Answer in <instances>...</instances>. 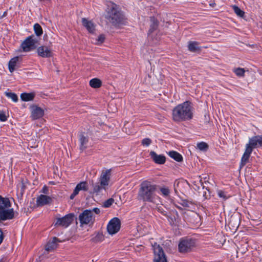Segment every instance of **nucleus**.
Instances as JSON below:
<instances>
[{"instance_id":"obj_1","label":"nucleus","mask_w":262,"mask_h":262,"mask_svg":"<svg viewBox=\"0 0 262 262\" xmlns=\"http://www.w3.org/2000/svg\"><path fill=\"white\" fill-rule=\"evenodd\" d=\"M193 116V107L189 101L178 105L172 110V119L175 122L191 120Z\"/></svg>"},{"instance_id":"obj_2","label":"nucleus","mask_w":262,"mask_h":262,"mask_svg":"<svg viewBox=\"0 0 262 262\" xmlns=\"http://www.w3.org/2000/svg\"><path fill=\"white\" fill-rule=\"evenodd\" d=\"M157 189L156 185L148 181H143L140 185L138 192V197L140 200L144 202L157 203L159 197L155 194Z\"/></svg>"},{"instance_id":"obj_3","label":"nucleus","mask_w":262,"mask_h":262,"mask_svg":"<svg viewBox=\"0 0 262 262\" xmlns=\"http://www.w3.org/2000/svg\"><path fill=\"white\" fill-rule=\"evenodd\" d=\"M106 10V19L115 26L123 25L125 18L119 7L114 3H109Z\"/></svg>"},{"instance_id":"obj_4","label":"nucleus","mask_w":262,"mask_h":262,"mask_svg":"<svg viewBox=\"0 0 262 262\" xmlns=\"http://www.w3.org/2000/svg\"><path fill=\"white\" fill-rule=\"evenodd\" d=\"M79 220L81 226L84 225H93L95 221V216L91 210H84L79 215Z\"/></svg>"},{"instance_id":"obj_5","label":"nucleus","mask_w":262,"mask_h":262,"mask_svg":"<svg viewBox=\"0 0 262 262\" xmlns=\"http://www.w3.org/2000/svg\"><path fill=\"white\" fill-rule=\"evenodd\" d=\"M37 43V39L32 35L26 38L21 43L20 47L24 52H28L35 49Z\"/></svg>"},{"instance_id":"obj_6","label":"nucleus","mask_w":262,"mask_h":262,"mask_svg":"<svg viewBox=\"0 0 262 262\" xmlns=\"http://www.w3.org/2000/svg\"><path fill=\"white\" fill-rule=\"evenodd\" d=\"M152 247L154 253V262H167L166 256L162 247L157 243H155Z\"/></svg>"},{"instance_id":"obj_7","label":"nucleus","mask_w":262,"mask_h":262,"mask_svg":"<svg viewBox=\"0 0 262 262\" xmlns=\"http://www.w3.org/2000/svg\"><path fill=\"white\" fill-rule=\"evenodd\" d=\"M195 245V242L191 239H182L178 245V249L180 252H187L189 251Z\"/></svg>"},{"instance_id":"obj_8","label":"nucleus","mask_w":262,"mask_h":262,"mask_svg":"<svg viewBox=\"0 0 262 262\" xmlns=\"http://www.w3.org/2000/svg\"><path fill=\"white\" fill-rule=\"evenodd\" d=\"M120 221L117 217H114L108 223L107 229L110 234H114L117 233L120 229Z\"/></svg>"},{"instance_id":"obj_9","label":"nucleus","mask_w":262,"mask_h":262,"mask_svg":"<svg viewBox=\"0 0 262 262\" xmlns=\"http://www.w3.org/2000/svg\"><path fill=\"white\" fill-rule=\"evenodd\" d=\"M73 220L74 214L70 213L62 217L57 218L55 225L56 226L67 227L72 223Z\"/></svg>"},{"instance_id":"obj_10","label":"nucleus","mask_w":262,"mask_h":262,"mask_svg":"<svg viewBox=\"0 0 262 262\" xmlns=\"http://www.w3.org/2000/svg\"><path fill=\"white\" fill-rule=\"evenodd\" d=\"M262 146V135L255 136L249 139V142L246 144V147L251 148L253 151L254 148Z\"/></svg>"},{"instance_id":"obj_11","label":"nucleus","mask_w":262,"mask_h":262,"mask_svg":"<svg viewBox=\"0 0 262 262\" xmlns=\"http://www.w3.org/2000/svg\"><path fill=\"white\" fill-rule=\"evenodd\" d=\"M14 216V210L11 207L5 208L0 210V221L11 220Z\"/></svg>"},{"instance_id":"obj_12","label":"nucleus","mask_w":262,"mask_h":262,"mask_svg":"<svg viewBox=\"0 0 262 262\" xmlns=\"http://www.w3.org/2000/svg\"><path fill=\"white\" fill-rule=\"evenodd\" d=\"M111 176V169H104L102 171L99 178V182L101 183L102 186L107 187L110 181Z\"/></svg>"},{"instance_id":"obj_13","label":"nucleus","mask_w":262,"mask_h":262,"mask_svg":"<svg viewBox=\"0 0 262 262\" xmlns=\"http://www.w3.org/2000/svg\"><path fill=\"white\" fill-rule=\"evenodd\" d=\"M88 188L89 185L86 181H83L78 183L74 189L73 192L70 195V199L73 200L80 191H86L88 190Z\"/></svg>"},{"instance_id":"obj_14","label":"nucleus","mask_w":262,"mask_h":262,"mask_svg":"<svg viewBox=\"0 0 262 262\" xmlns=\"http://www.w3.org/2000/svg\"><path fill=\"white\" fill-rule=\"evenodd\" d=\"M31 117L33 120L39 119L44 115L43 110L36 105L31 106Z\"/></svg>"},{"instance_id":"obj_15","label":"nucleus","mask_w":262,"mask_h":262,"mask_svg":"<svg viewBox=\"0 0 262 262\" xmlns=\"http://www.w3.org/2000/svg\"><path fill=\"white\" fill-rule=\"evenodd\" d=\"M38 56L43 58H48L52 56L53 53L51 50L47 47L40 46L37 49Z\"/></svg>"},{"instance_id":"obj_16","label":"nucleus","mask_w":262,"mask_h":262,"mask_svg":"<svg viewBox=\"0 0 262 262\" xmlns=\"http://www.w3.org/2000/svg\"><path fill=\"white\" fill-rule=\"evenodd\" d=\"M52 201V199L47 195L40 194L36 200V203L38 206H44L50 204Z\"/></svg>"},{"instance_id":"obj_17","label":"nucleus","mask_w":262,"mask_h":262,"mask_svg":"<svg viewBox=\"0 0 262 262\" xmlns=\"http://www.w3.org/2000/svg\"><path fill=\"white\" fill-rule=\"evenodd\" d=\"M170 215L167 216L168 221L171 225H178L180 222V217L176 210H171Z\"/></svg>"},{"instance_id":"obj_18","label":"nucleus","mask_w":262,"mask_h":262,"mask_svg":"<svg viewBox=\"0 0 262 262\" xmlns=\"http://www.w3.org/2000/svg\"><path fill=\"white\" fill-rule=\"evenodd\" d=\"M83 26L90 33H94L95 30V25L91 20H89L85 18L82 19Z\"/></svg>"},{"instance_id":"obj_19","label":"nucleus","mask_w":262,"mask_h":262,"mask_svg":"<svg viewBox=\"0 0 262 262\" xmlns=\"http://www.w3.org/2000/svg\"><path fill=\"white\" fill-rule=\"evenodd\" d=\"M59 242V240L56 237H53L48 242L46 246L45 250L48 252L54 250L57 247V243Z\"/></svg>"},{"instance_id":"obj_20","label":"nucleus","mask_w":262,"mask_h":262,"mask_svg":"<svg viewBox=\"0 0 262 262\" xmlns=\"http://www.w3.org/2000/svg\"><path fill=\"white\" fill-rule=\"evenodd\" d=\"M252 152L251 148L246 147L245 151L241 159V167H243L248 162Z\"/></svg>"},{"instance_id":"obj_21","label":"nucleus","mask_w":262,"mask_h":262,"mask_svg":"<svg viewBox=\"0 0 262 262\" xmlns=\"http://www.w3.org/2000/svg\"><path fill=\"white\" fill-rule=\"evenodd\" d=\"M150 155L152 160L158 164H162L165 162V158L163 156L158 155L154 151H151Z\"/></svg>"},{"instance_id":"obj_22","label":"nucleus","mask_w":262,"mask_h":262,"mask_svg":"<svg viewBox=\"0 0 262 262\" xmlns=\"http://www.w3.org/2000/svg\"><path fill=\"white\" fill-rule=\"evenodd\" d=\"M79 141L80 143V149L83 150L87 147L89 141V137L84 134H81L79 136Z\"/></svg>"},{"instance_id":"obj_23","label":"nucleus","mask_w":262,"mask_h":262,"mask_svg":"<svg viewBox=\"0 0 262 262\" xmlns=\"http://www.w3.org/2000/svg\"><path fill=\"white\" fill-rule=\"evenodd\" d=\"M19 58L18 56L12 58L9 62V70L12 73L17 67Z\"/></svg>"},{"instance_id":"obj_24","label":"nucleus","mask_w":262,"mask_h":262,"mask_svg":"<svg viewBox=\"0 0 262 262\" xmlns=\"http://www.w3.org/2000/svg\"><path fill=\"white\" fill-rule=\"evenodd\" d=\"M11 204L9 199L0 195V210L5 208L11 207Z\"/></svg>"},{"instance_id":"obj_25","label":"nucleus","mask_w":262,"mask_h":262,"mask_svg":"<svg viewBox=\"0 0 262 262\" xmlns=\"http://www.w3.org/2000/svg\"><path fill=\"white\" fill-rule=\"evenodd\" d=\"M188 50L192 52L200 51L201 48L199 46V43L196 41H189L188 46Z\"/></svg>"},{"instance_id":"obj_26","label":"nucleus","mask_w":262,"mask_h":262,"mask_svg":"<svg viewBox=\"0 0 262 262\" xmlns=\"http://www.w3.org/2000/svg\"><path fill=\"white\" fill-rule=\"evenodd\" d=\"M150 26L149 31L150 33H151L154 32L155 30H156L158 27L159 25V22L154 17H151L150 18Z\"/></svg>"},{"instance_id":"obj_27","label":"nucleus","mask_w":262,"mask_h":262,"mask_svg":"<svg viewBox=\"0 0 262 262\" xmlns=\"http://www.w3.org/2000/svg\"><path fill=\"white\" fill-rule=\"evenodd\" d=\"M33 93H23L20 95V98L23 101H29L32 100L34 98Z\"/></svg>"},{"instance_id":"obj_28","label":"nucleus","mask_w":262,"mask_h":262,"mask_svg":"<svg viewBox=\"0 0 262 262\" xmlns=\"http://www.w3.org/2000/svg\"><path fill=\"white\" fill-rule=\"evenodd\" d=\"M93 192L98 194L102 190L105 189L106 187L102 186L100 182L97 183L93 185Z\"/></svg>"},{"instance_id":"obj_29","label":"nucleus","mask_w":262,"mask_h":262,"mask_svg":"<svg viewBox=\"0 0 262 262\" xmlns=\"http://www.w3.org/2000/svg\"><path fill=\"white\" fill-rule=\"evenodd\" d=\"M168 155L171 158H173L178 162H180L182 160L183 158L182 156L176 151H169Z\"/></svg>"},{"instance_id":"obj_30","label":"nucleus","mask_w":262,"mask_h":262,"mask_svg":"<svg viewBox=\"0 0 262 262\" xmlns=\"http://www.w3.org/2000/svg\"><path fill=\"white\" fill-rule=\"evenodd\" d=\"M90 85L93 88H98L101 85V81L98 78H93L90 80Z\"/></svg>"},{"instance_id":"obj_31","label":"nucleus","mask_w":262,"mask_h":262,"mask_svg":"<svg viewBox=\"0 0 262 262\" xmlns=\"http://www.w3.org/2000/svg\"><path fill=\"white\" fill-rule=\"evenodd\" d=\"M196 147L202 151H206L208 149V144L204 142H201L196 144Z\"/></svg>"},{"instance_id":"obj_32","label":"nucleus","mask_w":262,"mask_h":262,"mask_svg":"<svg viewBox=\"0 0 262 262\" xmlns=\"http://www.w3.org/2000/svg\"><path fill=\"white\" fill-rule=\"evenodd\" d=\"M234 12L235 14L239 17H243L245 15V12L242 10L239 7L237 6L234 5L232 6Z\"/></svg>"},{"instance_id":"obj_33","label":"nucleus","mask_w":262,"mask_h":262,"mask_svg":"<svg viewBox=\"0 0 262 262\" xmlns=\"http://www.w3.org/2000/svg\"><path fill=\"white\" fill-rule=\"evenodd\" d=\"M234 73L238 77H244L246 70L244 68H237L233 69Z\"/></svg>"},{"instance_id":"obj_34","label":"nucleus","mask_w":262,"mask_h":262,"mask_svg":"<svg viewBox=\"0 0 262 262\" xmlns=\"http://www.w3.org/2000/svg\"><path fill=\"white\" fill-rule=\"evenodd\" d=\"M34 30L37 36H39L42 34V29L38 24L34 25Z\"/></svg>"},{"instance_id":"obj_35","label":"nucleus","mask_w":262,"mask_h":262,"mask_svg":"<svg viewBox=\"0 0 262 262\" xmlns=\"http://www.w3.org/2000/svg\"><path fill=\"white\" fill-rule=\"evenodd\" d=\"M5 94L7 97L11 99L14 102H16L18 101L17 96L15 93L6 92Z\"/></svg>"},{"instance_id":"obj_36","label":"nucleus","mask_w":262,"mask_h":262,"mask_svg":"<svg viewBox=\"0 0 262 262\" xmlns=\"http://www.w3.org/2000/svg\"><path fill=\"white\" fill-rule=\"evenodd\" d=\"M160 191L162 195L165 197L168 196L170 193L169 189L166 187L161 188Z\"/></svg>"},{"instance_id":"obj_37","label":"nucleus","mask_w":262,"mask_h":262,"mask_svg":"<svg viewBox=\"0 0 262 262\" xmlns=\"http://www.w3.org/2000/svg\"><path fill=\"white\" fill-rule=\"evenodd\" d=\"M17 188L18 189H20V193L23 194L26 188L25 183L23 181H21V182L17 185Z\"/></svg>"},{"instance_id":"obj_38","label":"nucleus","mask_w":262,"mask_h":262,"mask_svg":"<svg viewBox=\"0 0 262 262\" xmlns=\"http://www.w3.org/2000/svg\"><path fill=\"white\" fill-rule=\"evenodd\" d=\"M142 145L148 146L151 143V140L149 138H145L142 140Z\"/></svg>"},{"instance_id":"obj_39","label":"nucleus","mask_w":262,"mask_h":262,"mask_svg":"<svg viewBox=\"0 0 262 262\" xmlns=\"http://www.w3.org/2000/svg\"><path fill=\"white\" fill-rule=\"evenodd\" d=\"M114 200L113 199H109L105 202H104L103 204V206L105 207H109L110 206L112 205L114 203Z\"/></svg>"},{"instance_id":"obj_40","label":"nucleus","mask_w":262,"mask_h":262,"mask_svg":"<svg viewBox=\"0 0 262 262\" xmlns=\"http://www.w3.org/2000/svg\"><path fill=\"white\" fill-rule=\"evenodd\" d=\"M105 39V37L103 35H100L98 37V38L97 39L96 41V44L97 45H101L102 43Z\"/></svg>"},{"instance_id":"obj_41","label":"nucleus","mask_w":262,"mask_h":262,"mask_svg":"<svg viewBox=\"0 0 262 262\" xmlns=\"http://www.w3.org/2000/svg\"><path fill=\"white\" fill-rule=\"evenodd\" d=\"M217 194L220 198H223L224 200H226L228 198L226 193L221 190L217 191Z\"/></svg>"},{"instance_id":"obj_42","label":"nucleus","mask_w":262,"mask_h":262,"mask_svg":"<svg viewBox=\"0 0 262 262\" xmlns=\"http://www.w3.org/2000/svg\"><path fill=\"white\" fill-rule=\"evenodd\" d=\"M7 120V117L5 113L3 112H0V120L1 121H6Z\"/></svg>"},{"instance_id":"obj_43","label":"nucleus","mask_w":262,"mask_h":262,"mask_svg":"<svg viewBox=\"0 0 262 262\" xmlns=\"http://www.w3.org/2000/svg\"><path fill=\"white\" fill-rule=\"evenodd\" d=\"M93 211V213H95L96 214H99L100 213V210L98 208H94L93 209L91 210Z\"/></svg>"},{"instance_id":"obj_44","label":"nucleus","mask_w":262,"mask_h":262,"mask_svg":"<svg viewBox=\"0 0 262 262\" xmlns=\"http://www.w3.org/2000/svg\"><path fill=\"white\" fill-rule=\"evenodd\" d=\"M41 192L44 194H47L48 192V188L46 186H44L40 191Z\"/></svg>"},{"instance_id":"obj_45","label":"nucleus","mask_w":262,"mask_h":262,"mask_svg":"<svg viewBox=\"0 0 262 262\" xmlns=\"http://www.w3.org/2000/svg\"><path fill=\"white\" fill-rule=\"evenodd\" d=\"M4 238L3 233L1 229H0V244L2 243Z\"/></svg>"},{"instance_id":"obj_46","label":"nucleus","mask_w":262,"mask_h":262,"mask_svg":"<svg viewBox=\"0 0 262 262\" xmlns=\"http://www.w3.org/2000/svg\"><path fill=\"white\" fill-rule=\"evenodd\" d=\"M92 240L94 242H98L101 241L102 240V239H93Z\"/></svg>"},{"instance_id":"obj_47","label":"nucleus","mask_w":262,"mask_h":262,"mask_svg":"<svg viewBox=\"0 0 262 262\" xmlns=\"http://www.w3.org/2000/svg\"><path fill=\"white\" fill-rule=\"evenodd\" d=\"M183 205L185 207H188L187 202H184Z\"/></svg>"},{"instance_id":"obj_48","label":"nucleus","mask_w":262,"mask_h":262,"mask_svg":"<svg viewBox=\"0 0 262 262\" xmlns=\"http://www.w3.org/2000/svg\"><path fill=\"white\" fill-rule=\"evenodd\" d=\"M6 12H5L4 13V14L2 16H3V17L6 15Z\"/></svg>"}]
</instances>
